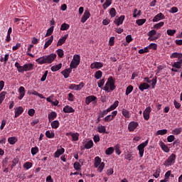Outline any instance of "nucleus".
<instances>
[{
  "instance_id": "nucleus-1",
  "label": "nucleus",
  "mask_w": 182,
  "mask_h": 182,
  "mask_svg": "<svg viewBox=\"0 0 182 182\" xmlns=\"http://www.w3.org/2000/svg\"><path fill=\"white\" fill-rule=\"evenodd\" d=\"M114 83H115L114 78H113V77H109L107 79V81L104 87L103 86L105 85V78L100 80L97 82V85H98V87H100V89H103V90L107 92V93H109L110 90L113 92V90L116 89V85H114Z\"/></svg>"
},
{
  "instance_id": "nucleus-2",
  "label": "nucleus",
  "mask_w": 182,
  "mask_h": 182,
  "mask_svg": "<svg viewBox=\"0 0 182 182\" xmlns=\"http://www.w3.org/2000/svg\"><path fill=\"white\" fill-rule=\"evenodd\" d=\"M14 66L17 68L18 73H23L24 72H29L33 70V64L32 63H27L21 66L19 63L16 62Z\"/></svg>"
},
{
  "instance_id": "nucleus-3",
  "label": "nucleus",
  "mask_w": 182,
  "mask_h": 182,
  "mask_svg": "<svg viewBox=\"0 0 182 182\" xmlns=\"http://www.w3.org/2000/svg\"><path fill=\"white\" fill-rule=\"evenodd\" d=\"M79 65H80V55L75 54L73 55V58L70 64V68L77 69Z\"/></svg>"
},
{
  "instance_id": "nucleus-4",
  "label": "nucleus",
  "mask_w": 182,
  "mask_h": 182,
  "mask_svg": "<svg viewBox=\"0 0 182 182\" xmlns=\"http://www.w3.org/2000/svg\"><path fill=\"white\" fill-rule=\"evenodd\" d=\"M176 156L175 154H171V156L165 161L164 166L166 167H170V166H173V164H176Z\"/></svg>"
},
{
  "instance_id": "nucleus-5",
  "label": "nucleus",
  "mask_w": 182,
  "mask_h": 182,
  "mask_svg": "<svg viewBox=\"0 0 182 182\" xmlns=\"http://www.w3.org/2000/svg\"><path fill=\"white\" fill-rule=\"evenodd\" d=\"M149 139L146 140L144 142H142L137 146V150H139V154L140 157H143L144 156V148L148 146Z\"/></svg>"
},
{
  "instance_id": "nucleus-6",
  "label": "nucleus",
  "mask_w": 182,
  "mask_h": 182,
  "mask_svg": "<svg viewBox=\"0 0 182 182\" xmlns=\"http://www.w3.org/2000/svg\"><path fill=\"white\" fill-rule=\"evenodd\" d=\"M83 87H85V82H81L79 85L71 84L68 87V88L70 89V90H82Z\"/></svg>"
},
{
  "instance_id": "nucleus-7",
  "label": "nucleus",
  "mask_w": 182,
  "mask_h": 182,
  "mask_svg": "<svg viewBox=\"0 0 182 182\" xmlns=\"http://www.w3.org/2000/svg\"><path fill=\"white\" fill-rule=\"evenodd\" d=\"M144 82H146V83H151L152 89L156 87V85H157V76L153 77L152 80H150L149 77H146L144 78Z\"/></svg>"
},
{
  "instance_id": "nucleus-8",
  "label": "nucleus",
  "mask_w": 182,
  "mask_h": 182,
  "mask_svg": "<svg viewBox=\"0 0 182 182\" xmlns=\"http://www.w3.org/2000/svg\"><path fill=\"white\" fill-rule=\"evenodd\" d=\"M150 113H151V107H147L143 112L144 120H149L150 119Z\"/></svg>"
},
{
  "instance_id": "nucleus-9",
  "label": "nucleus",
  "mask_w": 182,
  "mask_h": 182,
  "mask_svg": "<svg viewBox=\"0 0 182 182\" xmlns=\"http://www.w3.org/2000/svg\"><path fill=\"white\" fill-rule=\"evenodd\" d=\"M139 126V123L136 122H131L129 124H128V130L129 132H134V130H136V129H137V127Z\"/></svg>"
},
{
  "instance_id": "nucleus-10",
  "label": "nucleus",
  "mask_w": 182,
  "mask_h": 182,
  "mask_svg": "<svg viewBox=\"0 0 182 182\" xmlns=\"http://www.w3.org/2000/svg\"><path fill=\"white\" fill-rule=\"evenodd\" d=\"M89 18H90V11L89 10H85L82 17L81 18L82 23H85Z\"/></svg>"
},
{
  "instance_id": "nucleus-11",
  "label": "nucleus",
  "mask_w": 182,
  "mask_h": 182,
  "mask_svg": "<svg viewBox=\"0 0 182 182\" xmlns=\"http://www.w3.org/2000/svg\"><path fill=\"white\" fill-rule=\"evenodd\" d=\"M161 19H166V16H164L163 13H159L154 17L152 22H159V21H161Z\"/></svg>"
},
{
  "instance_id": "nucleus-12",
  "label": "nucleus",
  "mask_w": 182,
  "mask_h": 182,
  "mask_svg": "<svg viewBox=\"0 0 182 182\" xmlns=\"http://www.w3.org/2000/svg\"><path fill=\"white\" fill-rule=\"evenodd\" d=\"M56 59V54L51 53L49 55H46V61L47 63H52Z\"/></svg>"
},
{
  "instance_id": "nucleus-13",
  "label": "nucleus",
  "mask_w": 182,
  "mask_h": 182,
  "mask_svg": "<svg viewBox=\"0 0 182 182\" xmlns=\"http://www.w3.org/2000/svg\"><path fill=\"white\" fill-rule=\"evenodd\" d=\"M97 100V97L95 95H90L88 97H86L85 98V103L86 105H90L92 102H96Z\"/></svg>"
},
{
  "instance_id": "nucleus-14",
  "label": "nucleus",
  "mask_w": 182,
  "mask_h": 182,
  "mask_svg": "<svg viewBox=\"0 0 182 182\" xmlns=\"http://www.w3.org/2000/svg\"><path fill=\"white\" fill-rule=\"evenodd\" d=\"M70 73H72V69L70 68H66L61 72V75H63L65 79H68L70 76Z\"/></svg>"
},
{
  "instance_id": "nucleus-15",
  "label": "nucleus",
  "mask_w": 182,
  "mask_h": 182,
  "mask_svg": "<svg viewBox=\"0 0 182 182\" xmlns=\"http://www.w3.org/2000/svg\"><path fill=\"white\" fill-rule=\"evenodd\" d=\"M125 18L126 17L124 16V15H122L118 18L115 19V21H114V23H115L117 26H120V25H123V22H124Z\"/></svg>"
},
{
  "instance_id": "nucleus-16",
  "label": "nucleus",
  "mask_w": 182,
  "mask_h": 182,
  "mask_svg": "<svg viewBox=\"0 0 182 182\" xmlns=\"http://www.w3.org/2000/svg\"><path fill=\"white\" fill-rule=\"evenodd\" d=\"M14 113H15L14 114L15 119H16V117H19V116H21V114L23 113V107H16Z\"/></svg>"
},
{
  "instance_id": "nucleus-17",
  "label": "nucleus",
  "mask_w": 182,
  "mask_h": 182,
  "mask_svg": "<svg viewBox=\"0 0 182 182\" xmlns=\"http://www.w3.org/2000/svg\"><path fill=\"white\" fill-rule=\"evenodd\" d=\"M18 93H19V96L18 97V100H22V99H23V97L25 96V87L21 86L18 89Z\"/></svg>"
},
{
  "instance_id": "nucleus-18",
  "label": "nucleus",
  "mask_w": 182,
  "mask_h": 182,
  "mask_svg": "<svg viewBox=\"0 0 182 182\" xmlns=\"http://www.w3.org/2000/svg\"><path fill=\"white\" fill-rule=\"evenodd\" d=\"M68 36L69 34H65L63 37L60 38L57 43V46H62V45H63L66 42Z\"/></svg>"
},
{
  "instance_id": "nucleus-19",
  "label": "nucleus",
  "mask_w": 182,
  "mask_h": 182,
  "mask_svg": "<svg viewBox=\"0 0 182 182\" xmlns=\"http://www.w3.org/2000/svg\"><path fill=\"white\" fill-rule=\"evenodd\" d=\"M150 87H151L150 85L146 82H142L139 86V90H141V92H144V90H146V89H150Z\"/></svg>"
},
{
  "instance_id": "nucleus-20",
  "label": "nucleus",
  "mask_w": 182,
  "mask_h": 182,
  "mask_svg": "<svg viewBox=\"0 0 182 182\" xmlns=\"http://www.w3.org/2000/svg\"><path fill=\"white\" fill-rule=\"evenodd\" d=\"M159 146L165 153H168V151H170V148H168V146H167V145H166L163 141H159Z\"/></svg>"
},
{
  "instance_id": "nucleus-21",
  "label": "nucleus",
  "mask_w": 182,
  "mask_h": 182,
  "mask_svg": "<svg viewBox=\"0 0 182 182\" xmlns=\"http://www.w3.org/2000/svg\"><path fill=\"white\" fill-rule=\"evenodd\" d=\"M63 153H65V149L61 148L58 149L55 153H54V157L55 159H58V157H60V156H62V154H63Z\"/></svg>"
},
{
  "instance_id": "nucleus-22",
  "label": "nucleus",
  "mask_w": 182,
  "mask_h": 182,
  "mask_svg": "<svg viewBox=\"0 0 182 182\" xmlns=\"http://www.w3.org/2000/svg\"><path fill=\"white\" fill-rule=\"evenodd\" d=\"M63 110L64 113H75V109H73V107L69 105H66L65 107H64Z\"/></svg>"
},
{
  "instance_id": "nucleus-23",
  "label": "nucleus",
  "mask_w": 182,
  "mask_h": 182,
  "mask_svg": "<svg viewBox=\"0 0 182 182\" xmlns=\"http://www.w3.org/2000/svg\"><path fill=\"white\" fill-rule=\"evenodd\" d=\"M171 59H182V53H173L171 55H170Z\"/></svg>"
},
{
  "instance_id": "nucleus-24",
  "label": "nucleus",
  "mask_w": 182,
  "mask_h": 182,
  "mask_svg": "<svg viewBox=\"0 0 182 182\" xmlns=\"http://www.w3.org/2000/svg\"><path fill=\"white\" fill-rule=\"evenodd\" d=\"M102 66H103V63L100 62H95L91 64L92 69H102Z\"/></svg>"
},
{
  "instance_id": "nucleus-25",
  "label": "nucleus",
  "mask_w": 182,
  "mask_h": 182,
  "mask_svg": "<svg viewBox=\"0 0 182 182\" xmlns=\"http://www.w3.org/2000/svg\"><path fill=\"white\" fill-rule=\"evenodd\" d=\"M182 66V58H180L178 61L173 63L172 68H176V69H181Z\"/></svg>"
},
{
  "instance_id": "nucleus-26",
  "label": "nucleus",
  "mask_w": 182,
  "mask_h": 182,
  "mask_svg": "<svg viewBox=\"0 0 182 182\" xmlns=\"http://www.w3.org/2000/svg\"><path fill=\"white\" fill-rule=\"evenodd\" d=\"M36 62H38L39 65H45V63H47L46 55L43 57H40L39 58H37L36 60Z\"/></svg>"
},
{
  "instance_id": "nucleus-27",
  "label": "nucleus",
  "mask_w": 182,
  "mask_h": 182,
  "mask_svg": "<svg viewBox=\"0 0 182 182\" xmlns=\"http://www.w3.org/2000/svg\"><path fill=\"white\" fill-rule=\"evenodd\" d=\"M100 164H102V159H100V157L99 156H96L95 158V164H94L95 168H97V167H99Z\"/></svg>"
},
{
  "instance_id": "nucleus-28",
  "label": "nucleus",
  "mask_w": 182,
  "mask_h": 182,
  "mask_svg": "<svg viewBox=\"0 0 182 182\" xmlns=\"http://www.w3.org/2000/svg\"><path fill=\"white\" fill-rule=\"evenodd\" d=\"M52 42H53V36H51L50 37V39L48 40L44 45V49H46L47 48H49V46H50V45H52Z\"/></svg>"
},
{
  "instance_id": "nucleus-29",
  "label": "nucleus",
  "mask_w": 182,
  "mask_h": 182,
  "mask_svg": "<svg viewBox=\"0 0 182 182\" xmlns=\"http://www.w3.org/2000/svg\"><path fill=\"white\" fill-rule=\"evenodd\" d=\"M58 117V114L55 112H51L48 114V120L49 122H52V120H55V118Z\"/></svg>"
},
{
  "instance_id": "nucleus-30",
  "label": "nucleus",
  "mask_w": 182,
  "mask_h": 182,
  "mask_svg": "<svg viewBox=\"0 0 182 182\" xmlns=\"http://www.w3.org/2000/svg\"><path fill=\"white\" fill-rule=\"evenodd\" d=\"M119 106V101L116 100L112 105H111L108 109V112H112V110H114Z\"/></svg>"
},
{
  "instance_id": "nucleus-31",
  "label": "nucleus",
  "mask_w": 182,
  "mask_h": 182,
  "mask_svg": "<svg viewBox=\"0 0 182 182\" xmlns=\"http://www.w3.org/2000/svg\"><path fill=\"white\" fill-rule=\"evenodd\" d=\"M119 106V101L116 100L112 105H111L108 109V112H112V110H114Z\"/></svg>"
},
{
  "instance_id": "nucleus-32",
  "label": "nucleus",
  "mask_w": 182,
  "mask_h": 182,
  "mask_svg": "<svg viewBox=\"0 0 182 182\" xmlns=\"http://www.w3.org/2000/svg\"><path fill=\"white\" fill-rule=\"evenodd\" d=\"M29 95H33L34 96H38L40 99H45L43 95L40 94L36 90H33L31 92H28Z\"/></svg>"
},
{
  "instance_id": "nucleus-33",
  "label": "nucleus",
  "mask_w": 182,
  "mask_h": 182,
  "mask_svg": "<svg viewBox=\"0 0 182 182\" xmlns=\"http://www.w3.org/2000/svg\"><path fill=\"white\" fill-rule=\"evenodd\" d=\"M60 69H62V63L51 67L52 72H58Z\"/></svg>"
},
{
  "instance_id": "nucleus-34",
  "label": "nucleus",
  "mask_w": 182,
  "mask_h": 182,
  "mask_svg": "<svg viewBox=\"0 0 182 182\" xmlns=\"http://www.w3.org/2000/svg\"><path fill=\"white\" fill-rule=\"evenodd\" d=\"M97 131L99 133H106V134H107V132H106L105 126H103V125L98 126Z\"/></svg>"
},
{
  "instance_id": "nucleus-35",
  "label": "nucleus",
  "mask_w": 182,
  "mask_h": 182,
  "mask_svg": "<svg viewBox=\"0 0 182 182\" xmlns=\"http://www.w3.org/2000/svg\"><path fill=\"white\" fill-rule=\"evenodd\" d=\"M167 134V129H160L156 132V136H164Z\"/></svg>"
},
{
  "instance_id": "nucleus-36",
  "label": "nucleus",
  "mask_w": 182,
  "mask_h": 182,
  "mask_svg": "<svg viewBox=\"0 0 182 182\" xmlns=\"http://www.w3.org/2000/svg\"><path fill=\"white\" fill-rule=\"evenodd\" d=\"M112 153H114V147H109L105 150V154H107V156H111Z\"/></svg>"
},
{
  "instance_id": "nucleus-37",
  "label": "nucleus",
  "mask_w": 182,
  "mask_h": 182,
  "mask_svg": "<svg viewBox=\"0 0 182 182\" xmlns=\"http://www.w3.org/2000/svg\"><path fill=\"white\" fill-rule=\"evenodd\" d=\"M32 48H33V44H30L28 47V50H27V55L28 56H31V58H34L35 55H33V54L31 53V50H32Z\"/></svg>"
},
{
  "instance_id": "nucleus-38",
  "label": "nucleus",
  "mask_w": 182,
  "mask_h": 182,
  "mask_svg": "<svg viewBox=\"0 0 182 182\" xmlns=\"http://www.w3.org/2000/svg\"><path fill=\"white\" fill-rule=\"evenodd\" d=\"M46 136L48 139H53L55 137V133L50 132V131L48 130L46 132Z\"/></svg>"
},
{
  "instance_id": "nucleus-39",
  "label": "nucleus",
  "mask_w": 182,
  "mask_h": 182,
  "mask_svg": "<svg viewBox=\"0 0 182 182\" xmlns=\"http://www.w3.org/2000/svg\"><path fill=\"white\" fill-rule=\"evenodd\" d=\"M8 141L9 144H15L18 141V139L16 137L13 136V137H9L8 138Z\"/></svg>"
},
{
  "instance_id": "nucleus-40",
  "label": "nucleus",
  "mask_w": 182,
  "mask_h": 182,
  "mask_svg": "<svg viewBox=\"0 0 182 182\" xmlns=\"http://www.w3.org/2000/svg\"><path fill=\"white\" fill-rule=\"evenodd\" d=\"M53 29H55V26H51L48 30L46 34V37L50 36L53 33Z\"/></svg>"
},
{
  "instance_id": "nucleus-41",
  "label": "nucleus",
  "mask_w": 182,
  "mask_h": 182,
  "mask_svg": "<svg viewBox=\"0 0 182 182\" xmlns=\"http://www.w3.org/2000/svg\"><path fill=\"white\" fill-rule=\"evenodd\" d=\"M141 15V11L138 10L137 9H134L133 18H137V16H140Z\"/></svg>"
},
{
  "instance_id": "nucleus-42",
  "label": "nucleus",
  "mask_w": 182,
  "mask_h": 182,
  "mask_svg": "<svg viewBox=\"0 0 182 182\" xmlns=\"http://www.w3.org/2000/svg\"><path fill=\"white\" fill-rule=\"evenodd\" d=\"M70 28V26L66 23H64L60 26V31H68Z\"/></svg>"
},
{
  "instance_id": "nucleus-43",
  "label": "nucleus",
  "mask_w": 182,
  "mask_h": 182,
  "mask_svg": "<svg viewBox=\"0 0 182 182\" xmlns=\"http://www.w3.org/2000/svg\"><path fill=\"white\" fill-rule=\"evenodd\" d=\"M112 5V1L111 0H106L105 3L102 5L103 9H107L109 6Z\"/></svg>"
},
{
  "instance_id": "nucleus-44",
  "label": "nucleus",
  "mask_w": 182,
  "mask_h": 182,
  "mask_svg": "<svg viewBox=\"0 0 182 182\" xmlns=\"http://www.w3.org/2000/svg\"><path fill=\"white\" fill-rule=\"evenodd\" d=\"M182 128H176L175 129L172 130V134H176V136L178 134H181Z\"/></svg>"
},
{
  "instance_id": "nucleus-45",
  "label": "nucleus",
  "mask_w": 182,
  "mask_h": 182,
  "mask_svg": "<svg viewBox=\"0 0 182 182\" xmlns=\"http://www.w3.org/2000/svg\"><path fill=\"white\" fill-rule=\"evenodd\" d=\"M92 147H93V141L92 140H90L85 145V148L87 149V150H89V149H92Z\"/></svg>"
},
{
  "instance_id": "nucleus-46",
  "label": "nucleus",
  "mask_w": 182,
  "mask_h": 182,
  "mask_svg": "<svg viewBox=\"0 0 182 182\" xmlns=\"http://www.w3.org/2000/svg\"><path fill=\"white\" fill-rule=\"evenodd\" d=\"M122 115L126 117V119L130 118V112L127 109H122Z\"/></svg>"
},
{
  "instance_id": "nucleus-47",
  "label": "nucleus",
  "mask_w": 182,
  "mask_h": 182,
  "mask_svg": "<svg viewBox=\"0 0 182 182\" xmlns=\"http://www.w3.org/2000/svg\"><path fill=\"white\" fill-rule=\"evenodd\" d=\"M133 89H134L133 85H129L127 87L125 95L127 96H129V95H130V93H132V92H133Z\"/></svg>"
},
{
  "instance_id": "nucleus-48",
  "label": "nucleus",
  "mask_w": 182,
  "mask_h": 182,
  "mask_svg": "<svg viewBox=\"0 0 182 182\" xmlns=\"http://www.w3.org/2000/svg\"><path fill=\"white\" fill-rule=\"evenodd\" d=\"M51 127L52 129H58L59 127V121L55 120L51 122Z\"/></svg>"
},
{
  "instance_id": "nucleus-49",
  "label": "nucleus",
  "mask_w": 182,
  "mask_h": 182,
  "mask_svg": "<svg viewBox=\"0 0 182 182\" xmlns=\"http://www.w3.org/2000/svg\"><path fill=\"white\" fill-rule=\"evenodd\" d=\"M162 26H164V21H161L154 26V29H160Z\"/></svg>"
},
{
  "instance_id": "nucleus-50",
  "label": "nucleus",
  "mask_w": 182,
  "mask_h": 182,
  "mask_svg": "<svg viewBox=\"0 0 182 182\" xmlns=\"http://www.w3.org/2000/svg\"><path fill=\"white\" fill-rule=\"evenodd\" d=\"M31 154L33 156H35L36 154H38V153L39 152V148H38V146H35L31 148Z\"/></svg>"
},
{
  "instance_id": "nucleus-51",
  "label": "nucleus",
  "mask_w": 182,
  "mask_h": 182,
  "mask_svg": "<svg viewBox=\"0 0 182 182\" xmlns=\"http://www.w3.org/2000/svg\"><path fill=\"white\" fill-rule=\"evenodd\" d=\"M103 76V73L100 70H98L95 74V79H100Z\"/></svg>"
},
{
  "instance_id": "nucleus-52",
  "label": "nucleus",
  "mask_w": 182,
  "mask_h": 182,
  "mask_svg": "<svg viewBox=\"0 0 182 182\" xmlns=\"http://www.w3.org/2000/svg\"><path fill=\"white\" fill-rule=\"evenodd\" d=\"M71 137L73 139V141H77V140H79V133H73Z\"/></svg>"
},
{
  "instance_id": "nucleus-53",
  "label": "nucleus",
  "mask_w": 182,
  "mask_h": 182,
  "mask_svg": "<svg viewBox=\"0 0 182 182\" xmlns=\"http://www.w3.org/2000/svg\"><path fill=\"white\" fill-rule=\"evenodd\" d=\"M81 167H82V166L80 165V164L79 162H75L74 163V168L77 171H79L80 170H81L82 169Z\"/></svg>"
},
{
  "instance_id": "nucleus-54",
  "label": "nucleus",
  "mask_w": 182,
  "mask_h": 182,
  "mask_svg": "<svg viewBox=\"0 0 182 182\" xmlns=\"http://www.w3.org/2000/svg\"><path fill=\"white\" fill-rule=\"evenodd\" d=\"M114 149L115 150L116 154H118V156H120V154H122V151H120V145L117 144Z\"/></svg>"
},
{
  "instance_id": "nucleus-55",
  "label": "nucleus",
  "mask_w": 182,
  "mask_h": 182,
  "mask_svg": "<svg viewBox=\"0 0 182 182\" xmlns=\"http://www.w3.org/2000/svg\"><path fill=\"white\" fill-rule=\"evenodd\" d=\"M136 23L139 26H141V25H144V23H146V18H141L136 20Z\"/></svg>"
},
{
  "instance_id": "nucleus-56",
  "label": "nucleus",
  "mask_w": 182,
  "mask_h": 182,
  "mask_svg": "<svg viewBox=\"0 0 182 182\" xmlns=\"http://www.w3.org/2000/svg\"><path fill=\"white\" fill-rule=\"evenodd\" d=\"M105 168V162H102L100 166H98L97 171L98 173H102Z\"/></svg>"
},
{
  "instance_id": "nucleus-57",
  "label": "nucleus",
  "mask_w": 182,
  "mask_h": 182,
  "mask_svg": "<svg viewBox=\"0 0 182 182\" xmlns=\"http://www.w3.org/2000/svg\"><path fill=\"white\" fill-rule=\"evenodd\" d=\"M23 168H26V170H29V168H32V163L31 162H26L23 164Z\"/></svg>"
},
{
  "instance_id": "nucleus-58",
  "label": "nucleus",
  "mask_w": 182,
  "mask_h": 182,
  "mask_svg": "<svg viewBox=\"0 0 182 182\" xmlns=\"http://www.w3.org/2000/svg\"><path fill=\"white\" fill-rule=\"evenodd\" d=\"M109 15L111 18H114L116 16V9L112 8L109 11Z\"/></svg>"
},
{
  "instance_id": "nucleus-59",
  "label": "nucleus",
  "mask_w": 182,
  "mask_h": 182,
  "mask_svg": "<svg viewBox=\"0 0 182 182\" xmlns=\"http://www.w3.org/2000/svg\"><path fill=\"white\" fill-rule=\"evenodd\" d=\"M176 30H171V29H168L166 31L167 35L169 36H174V33H176Z\"/></svg>"
},
{
  "instance_id": "nucleus-60",
  "label": "nucleus",
  "mask_w": 182,
  "mask_h": 182,
  "mask_svg": "<svg viewBox=\"0 0 182 182\" xmlns=\"http://www.w3.org/2000/svg\"><path fill=\"white\" fill-rule=\"evenodd\" d=\"M56 52L59 58H63V55H65V53H63V49H58Z\"/></svg>"
},
{
  "instance_id": "nucleus-61",
  "label": "nucleus",
  "mask_w": 182,
  "mask_h": 182,
  "mask_svg": "<svg viewBox=\"0 0 182 182\" xmlns=\"http://www.w3.org/2000/svg\"><path fill=\"white\" fill-rule=\"evenodd\" d=\"M109 110L107 109L106 110H104L101 112H100V114H99V117H105V116H106V114H107V113H109Z\"/></svg>"
},
{
  "instance_id": "nucleus-62",
  "label": "nucleus",
  "mask_w": 182,
  "mask_h": 182,
  "mask_svg": "<svg viewBox=\"0 0 182 182\" xmlns=\"http://www.w3.org/2000/svg\"><path fill=\"white\" fill-rule=\"evenodd\" d=\"M113 119H114L113 117L111 114H109V115H107V117H105L104 118V120H105V122H112V120H113Z\"/></svg>"
},
{
  "instance_id": "nucleus-63",
  "label": "nucleus",
  "mask_w": 182,
  "mask_h": 182,
  "mask_svg": "<svg viewBox=\"0 0 182 182\" xmlns=\"http://www.w3.org/2000/svg\"><path fill=\"white\" fill-rule=\"evenodd\" d=\"M148 48L149 49H153L154 50H156L157 49V44L151 43V44L149 45Z\"/></svg>"
},
{
  "instance_id": "nucleus-64",
  "label": "nucleus",
  "mask_w": 182,
  "mask_h": 182,
  "mask_svg": "<svg viewBox=\"0 0 182 182\" xmlns=\"http://www.w3.org/2000/svg\"><path fill=\"white\" fill-rule=\"evenodd\" d=\"M170 173H171V171H168L164 176V178L166 180V181H168L170 180Z\"/></svg>"
}]
</instances>
